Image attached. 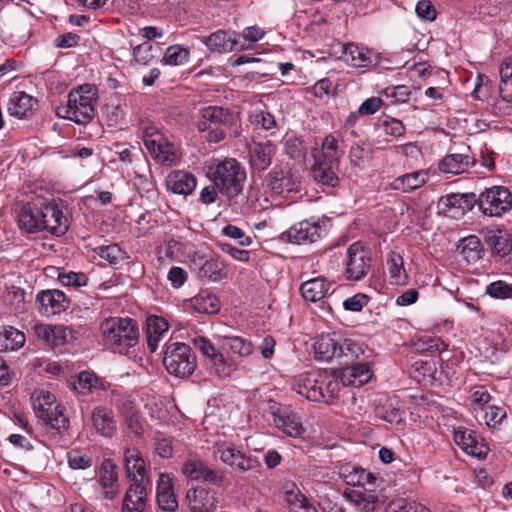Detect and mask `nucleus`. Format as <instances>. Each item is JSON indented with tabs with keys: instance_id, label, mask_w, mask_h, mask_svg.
Wrapping results in <instances>:
<instances>
[{
	"instance_id": "nucleus-43",
	"label": "nucleus",
	"mask_w": 512,
	"mask_h": 512,
	"mask_svg": "<svg viewBox=\"0 0 512 512\" xmlns=\"http://www.w3.org/2000/svg\"><path fill=\"white\" fill-rule=\"evenodd\" d=\"M193 308L199 313L215 314L220 310L219 299L208 291H201L191 300Z\"/></svg>"
},
{
	"instance_id": "nucleus-37",
	"label": "nucleus",
	"mask_w": 512,
	"mask_h": 512,
	"mask_svg": "<svg viewBox=\"0 0 512 512\" xmlns=\"http://www.w3.org/2000/svg\"><path fill=\"white\" fill-rule=\"evenodd\" d=\"M455 442L468 454L480 457L483 445L478 441V435L470 429H458L454 432Z\"/></svg>"
},
{
	"instance_id": "nucleus-56",
	"label": "nucleus",
	"mask_w": 512,
	"mask_h": 512,
	"mask_svg": "<svg viewBox=\"0 0 512 512\" xmlns=\"http://www.w3.org/2000/svg\"><path fill=\"white\" fill-rule=\"evenodd\" d=\"M208 367L219 378H227L231 373V366L226 361L221 352H217L213 357L206 361Z\"/></svg>"
},
{
	"instance_id": "nucleus-16",
	"label": "nucleus",
	"mask_w": 512,
	"mask_h": 512,
	"mask_svg": "<svg viewBox=\"0 0 512 512\" xmlns=\"http://www.w3.org/2000/svg\"><path fill=\"white\" fill-rule=\"evenodd\" d=\"M36 306L41 315L50 317L65 311L69 307V300L58 289L42 290L36 296Z\"/></svg>"
},
{
	"instance_id": "nucleus-14",
	"label": "nucleus",
	"mask_w": 512,
	"mask_h": 512,
	"mask_svg": "<svg viewBox=\"0 0 512 512\" xmlns=\"http://www.w3.org/2000/svg\"><path fill=\"white\" fill-rule=\"evenodd\" d=\"M322 375L318 371L306 372L295 378L293 390L310 401L325 400Z\"/></svg>"
},
{
	"instance_id": "nucleus-10",
	"label": "nucleus",
	"mask_w": 512,
	"mask_h": 512,
	"mask_svg": "<svg viewBox=\"0 0 512 512\" xmlns=\"http://www.w3.org/2000/svg\"><path fill=\"white\" fill-rule=\"evenodd\" d=\"M345 265V276L348 280H362L369 273L372 266L370 249L361 242H354L346 250Z\"/></svg>"
},
{
	"instance_id": "nucleus-29",
	"label": "nucleus",
	"mask_w": 512,
	"mask_h": 512,
	"mask_svg": "<svg viewBox=\"0 0 512 512\" xmlns=\"http://www.w3.org/2000/svg\"><path fill=\"white\" fill-rule=\"evenodd\" d=\"M344 497L361 512H374L385 502L384 494H365L361 491L346 489Z\"/></svg>"
},
{
	"instance_id": "nucleus-54",
	"label": "nucleus",
	"mask_w": 512,
	"mask_h": 512,
	"mask_svg": "<svg viewBox=\"0 0 512 512\" xmlns=\"http://www.w3.org/2000/svg\"><path fill=\"white\" fill-rule=\"evenodd\" d=\"M97 254L114 266L121 264L126 259V253L117 244L100 246L97 248Z\"/></svg>"
},
{
	"instance_id": "nucleus-50",
	"label": "nucleus",
	"mask_w": 512,
	"mask_h": 512,
	"mask_svg": "<svg viewBox=\"0 0 512 512\" xmlns=\"http://www.w3.org/2000/svg\"><path fill=\"white\" fill-rule=\"evenodd\" d=\"M159 51V47L145 41L133 49V57L138 64L149 65L158 57Z\"/></svg>"
},
{
	"instance_id": "nucleus-5",
	"label": "nucleus",
	"mask_w": 512,
	"mask_h": 512,
	"mask_svg": "<svg viewBox=\"0 0 512 512\" xmlns=\"http://www.w3.org/2000/svg\"><path fill=\"white\" fill-rule=\"evenodd\" d=\"M234 114L222 106H206L199 110L197 129L206 132V140L219 143L225 139L227 130L234 124Z\"/></svg>"
},
{
	"instance_id": "nucleus-42",
	"label": "nucleus",
	"mask_w": 512,
	"mask_h": 512,
	"mask_svg": "<svg viewBox=\"0 0 512 512\" xmlns=\"http://www.w3.org/2000/svg\"><path fill=\"white\" fill-rule=\"evenodd\" d=\"M459 248L460 254L468 263H475L482 258V243L476 235L465 237Z\"/></svg>"
},
{
	"instance_id": "nucleus-53",
	"label": "nucleus",
	"mask_w": 512,
	"mask_h": 512,
	"mask_svg": "<svg viewBox=\"0 0 512 512\" xmlns=\"http://www.w3.org/2000/svg\"><path fill=\"white\" fill-rule=\"evenodd\" d=\"M54 404H56V398L49 391L41 390L33 397V408L38 417L48 416L47 412Z\"/></svg>"
},
{
	"instance_id": "nucleus-22",
	"label": "nucleus",
	"mask_w": 512,
	"mask_h": 512,
	"mask_svg": "<svg viewBox=\"0 0 512 512\" xmlns=\"http://www.w3.org/2000/svg\"><path fill=\"white\" fill-rule=\"evenodd\" d=\"M98 482L105 499L112 500L119 493L117 466L111 459H104L98 469Z\"/></svg>"
},
{
	"instance_id": "nucleus-27",
	"label": "nucleus",
	"mask_w": 512,
	"mask_h": 512,
	"mask_svg": "<svg viewBox=\"0 0 512 512\" xmlns=\"http://www.w3.org/2000/svg\"><path fill=\"white\" fill-rule=\"evenodd\" d=\"M146 149L161 164L172 165L177 160L174 145L164 136H157L156 140H146Z\"/></svg>"
},
{
	"instance_id": "nucleus-60",
	"label": "nucleus",
	"mask_w": 512,
	"mask_h": 512,
	"mask_svg": "<svg viewBox=\"0 0 512 512\" xmlns=\"http://www.w3.org/2000/svg\"><path fill=\"white\" fill-rule=\"evenodd\" d=\"M251 117L252 123L264 130H270L276 127L275 117L268 111H255Z\"/></svg>"
},
{
	"instance_id": "nucleus-2",
	"label": "nucleus",
	"mask_w": 512,
	"mask_h": 512,
	"mask_svg": "<svg viewBox=\"0 0 512 512\" xmlns=\"http://www.w3.org/2000/svg\"><path fill=\"white\" fill-rule=\"evenodd\" d=\"M210 178L230 205L237 203L246 181V172L234 158H226L210 167Z\"/></svg>"
},
{
	"instance_id": "nucleus-21",
	"label": "nucleus",
	"mask_w": 512,
	"mask_h": 512,
	"mask_svg": "<svg viewBox=\"0 0 512 512\" xmlns=\"http://www.w3.org/2000/svg\"><path fill=\"white\" fill-rule=\"evenodd\" d=\"M273 422L289 437H300L304 428L297 414L289 406H279L272 412Z\"/></svg>"
},
{
	"instance_id": "nucleus-63",
	"label": "nucleus",
	"mask_w": 512,
	"mask_h": 512,
	"mask_svg": "<svg viewBox=\"0 0 512 512\" xmlns=\"http://www.w3.org/2000/svg\"><path fill=\"white\" fill-rule=\"evenodd\" d=\"M386 97L392 98L391 103L405 102L408 100L410 91L405 85L387 87L382 92Z\"/></svg>"
},
{
	"instance_id": "nucleus-7",
	"label": "nucleus",
	"mask_w": 512,
	"mask_h": 512,
	"mask_svg": "<svg viewBox=\"0 0 512 512\" xmlns=\"http://www.w3.org/2000/svg\"><path fill=\"white\" fill-rule=\"evenodd\" d=\"M163 366L170 375L185 379L195 372L197 358L188 344L172 342L165 345Z\"/></svg>"
},
{
	"instance_id": "nucleus-23",
	"label": "nucleus",
	"mask_w": 512,
	"mask_h": 512,
	"mask_svg": "<svg viewBox=\"0 0 512 512\" xmlns=\"http://www.w3.org/2000/svg\"><path fill=\"white\" fill-rule=\"evenodd\" d=\"M41 198L23 205L18 213V227L26 233L41 231Z\"/></svg>"
},
{
	"instance_id": "nucleus-36",
	"label": "nucleus",
	"mask_w": 512,
	"mask_h": 512,
	"mask_svg": "<svg viewBox=\"0 0 512 512\" xmlns=\"http://www.w3.org/2000/svg\"><path fill=\"white\" fill-rule=\"evenodd\" d=\"M373 412L377 418L389 423H397L401 420L400 410L394 406L386 394H378L372 402Z\"/></svg>"
},
{
	"instance_id": "nucleus-32",
	"label": "nucleus",
	"mask_w": 512,
	"mask_h": 512,
	"mask_svg": "<svg viewBox=\"0 0 512 512\" xmlns=\"http://www.w3.org/2000/svg\"><path fill=\"white\" fill-rule=\"evenodd\" d=\"M167 188L175 194H191L196 187L195 176L187 171L177 170L171 172L166 179Z\"/></svg>"
},
{
	"instance_id": "nucleus-47",
	"label": "nucleus",
	"mask_w": 512,
	"mask_h": 512,
	"mask_svg": "<svg viewBox=\"0 0 512 512\" xmlns=\"http://www.w3.org/2000/svg\"><path fill=\"white\" fill-rule=\"evenodd\" d=\"M99 378L87 371L80 372L77 378L72 382V388L81 395H87L98 387Z\"/></svg>"
},
{
	"instance_id": "nucleus-33",
	"label": "nucleus",
	"mask_w": 512,
	"mask_h": 512,
	"mask_svg": "<svg viewBox=\"0 0 512 512\" xmlns=\"http://www.w3.org/2000/svg\"><path fill=\"white\" fill-rule=\"evenodd\" d=\"M274 154L275 147L270 141L256 143L250 149V164L253 171H265L271 165Z\"/></svg>"
},
{
	"instance_id": "nucleus-64",
	"label": "nucleus",
	"mask_w": 512,
	"mask_h": 512,
	"mask_svg": "<svg viewBox=\"0 0 512 512\" xmlns=\"http://www.w3.org/2000/svg\"><path fill=\"white\" fill-rule=\"evenodd\" d=\"M192 343L195 348L202 353L207 361L218 352L211 341L203 336L193 338Z\"/></svg>"
},
{
	"instance_id": "nucleus-28",
	"label": "nucleus",
	"mask_w": 512,
	"mask_h": 512,
	"mask_svg": "<svg viewBox=\"0 0 512 512\" xmlns=\"http://www.w3.org/2000/svg\"><path fill=\"white\" fill-rule=\"evenodd\" d=\"M336 163H330L324 158H314V164L311 167V176L319 184L328 187H336L339 184V177L335 169Z\"/></svg>"
},
{
	"instance_id": "nucleus-46",
	"label": "nucleus",
	"mask_w": 512,
	"mask_h": 512,
	"mask_svg": "<svg viewBox=\"0 0 512 512\" xmlns=\"http://www.w3.org/2000/svg\"><path fill=\"white\" fill-rule=\"evenodd\" d=\"M25 343V335L19 330L8 327L0 332V351L16 350Z\"/></svg>"
},
{
	"instance_id": "nucleus-30",
	"label": "nucleus",
	"mask_w": 512,
	"mask_h": 512,
	"mask_svg": "<svg viewBox=\"0 0 512 512\" xmlns=\"http://www.w3.org/2000/svg\"><path fill=\"white\" fill-rule=\"evenodd\" d=\"M168 329L169 324L164 318L156 315L146 318V341L151 353L156 352L159 342L165 337Z\"/></svg>"
},
{
	"instance_id": "nucleus-41",
	"label": "nucleus",
	"mask_w": 512,
	"mask_h": 512,
	"mask_svg": "<svg viewBox=\"0 0 512 512\" xmlns=\"http://www.w3.org/2000/svg\"><path fill=\"white\" fill-rule=\"evenodd\" d=\"M426 179L425 172L415 171L395 178L391 186L394 190L408 193L423 186L426 183Z\"/></svg>"
},
{
	"instance_id": "nucleus-62",
	"label": "nucleus",
	"mask_w": 512,
	"mask_h": 512,
	"mask_svg": "<svg viewBox=\"0 0 512 512\" xmlns=\"http://www.w3.org/2000/svg\"><path fill=\"white\" fill-rule=\"evenodd\" d=\"M59 281L64 286L82 287L88 282V278L84 273L69 272L59 274Z\"/></svg>"
},
{
	"instance_id": "nucleus-12",
	"label": "nucleus",
	"mask_w": 512,
	"mask_h": 512,
	"mask_svg": "<svg viewBox=\"0 0 512 512\" xmlns=\"http://www.w3.org/2000/svg\"><path fill=\"white\" fill-rule=\"evenodd\" d=\"M181 472L192 481H202L216 486H221L226 482V476L222 471L209 467L201 459L186 460L182 465Z\"/></svg>"
},
{
	"instance_id": "nucleus-26",
	"label": "nucleus",
	"mask_w": 512,
	"mask_h": 512,
	"mask_svg": "<svg viewBox=\"0 0 512 512\" xmlns=\"http://www.w3.org/2000/svg\"><path fill=\"white\" fill-rule=\"evenodd\" d=\"M477 204L475 193H451L439 199L438 206L447 211L456 210L458 214H465Z\"/></svg>"
},
{
	"instance_id": "nucleus-52",
	"label": "nucleus",
	"mask_w": 512,
	"mask_h": 512,
	"mask_svg": "<svg viewBox=\"0 0 512 512\" xmlns=\"http://www.w3.org/2000/svg\"><path fill=\"white\" fill-rule=\"evenodd\" d=\"M189 49L181 45H172L168 47L164 54V61L168 65L180 66L188 62Z\"/></svg>"
},
{
	"instance_id": "nucleus-31",
	"label": "nucleus",
	"mask_w": 512,
	"mask_h": 512,
	"mask_svg": "<svg viewBox=\"0 0 512 512\" xmlns=\"http://www.w3.org/2000/svg\"><path fill=\"white\" fill-rule=\"evenodd\" d=\"M476 163L470 154L454 153L446 155L439 162V170L443 173L461 174L467 172Z\"/></svg>"
},
{
	"instance_id": "nucleus-35",
	"label": "nucleus",
	"mask_w": 512,
	"mask_h": 512,
	"mask_svg": "<svg viewBox=\"0 0 512 512\" xmlns=\"http://www.w3.org/2000/svg\"><path fill=\"white\" fill-rule=\"evenodd\" d=\"M37 100L23 91L14 92L9 100L8 111L11 116L19 119L33 113Z\"/></svg>"
},
{
	"instance_id": "nucleus-6",
	"label": "nucleus",
	"mask_w": 512,
	"mask_h": 512,
	"mask_svg": "<svg viewBox=\"0 0 512 512\" xmlns=\"http://www.w3.org/2000/svg\"><path fill=\"white\" fill-rule=\"evenodd\" d=\"M313 347L316 359L321 361L346 359V363H348L363 353L362 348L357 343L351 339H341L336 334L319 336Z\"/></svg>"
},
{
	"instance_id": "nucleus-57",
	"label": "nucleus",
	"mask_w": 512,
	"mask_h": 512,
	"mask_svg": "<svg viewBox=\"0 0 512 512\" xmlns=\"http://www.w3.org/2000/svg\"><path fill=\"white\" fill-rule=\"evenodd\" d=\"M285 153L294 160H302L305 157L306 146L302 139L292 136L285 140Z\"/></svg>"
},
{
	"instance_id": "nucleus-45",
	"label": "nucleus",
	"mask_w": 512,
	"mask_h": 512,
	"mask_svg": "<svg viewBox=\"0 0 512 512\" xmlns=\"http://www.w3.org/2000/svg\"><path fill=\"white\" fill-rule=\"evenodd\" d=\"M47 414L48 416H39L46 425L50 426L58 433L67 430L69 427V419L64 415L63 408L59 404H54Z\"/></svg>"
},
{
	"instance_id": "nucleus-11",
	"label": "nucleus",
	"mask_w": 512,
	"mask_h": 512,
	"mask_svg": "<svg viewBox=\"0 0 512 512\" xmlns=\"http://www.w3.org/2000/svg\"><path fill=\"white\" fill-rule=\"evenodd\" d=\"M41 210V231L46 230L57 237L68 231L69 221L59 203L55 200L49 201L41 198Z\"/></svg>"
},
{
	"instance_id": "nucleus-38",
	"label": "nucleus",
	"mask_w": 512,
	"mask_h": 512,
	"mask_svg": "<svg viewBox=\"0 0 512 512\" xmlns=\"http://www.w3.org/2000/svg\"><path fill=\"white\" fill-rule=\"evenodd\" d=\"M330 284L324 277H316L302 283L300 292L307 301L316 302L325 297Z\"/></svg>"
},
{
	"instance_id": "nucleus-4",
	"label": "nucleus",
	"mask_w": 512,
	"mask_h": 512,
	"mask_svg": "<svg viewBox=\"0 0 512 512\" xmlns=\"http://www.w3.org/2000/svg\"><path fill=\"white\" fill-rule=\"evenodd\" d=\"M96 100V87L84 84L69 92L67 104L57 108V115L77 124H87L94 118Z\"/></svg>"
},
{
	"instance_id": "nucleus-44",
	"label": "nucleus",
	"mask_w": 512,
	"mask_h": 512,
	"mask_svg": "<svg viewBox=\"0 0 512 512\" xmlns=\"http://www.w3.org/2000/svg\"><path fill=\"white\" fill-rule=\"evenodd\" d=\"M499 94L506 101H512V59H505L500 65Z\"/></svg>"
},
{
	"instance_id": "nucleus-9",
	"label": "nucleus",
	"mask_w": 512,
	"mask_h": 512,
	"mask_svg": "<svg viewBox=\"0 0 512 512\" xmlns=\"http://www.w3.org/2000/svg\"><path fill=\"white\" fill-rule=\"evenodd\" d=\"M214 455L236 473L245 474L257 471L261 467V462L256 456L246 454L234 445H217Z\"/></svg>"
},
{
	"instance_id": "nucleus-58",
	"label": "nucleus",
	"mask_w": 512,
	"mask_h": 512,
	"mask_svg": "<svg viewBox=\"0 0 512 512\" xmlns=\"http://www.w3.org/2000/svg\"><path fill=\"white\" fill-rule=\"evenodd\" d=\"M486 294L495 299H509L512 297V285L502 280L494 281L486 287Z\"/></svg>"
},
{
	"instance_id": "nucleus-1",
	"label": "nucleus",
	"mask_w": 512,
	"mask_h": 512,
	"mask_svg": "<svg viewBox=\"0 0 512 512\" xmlns=\"http://www.w3.org/2000/svg\"><path fill=\"white\" fill-rule=\"evenodd\" d=\"M124 464L126 475L132 484L124 495L122 512H144L147 489L151 487L145 462L138 450L127 449L124 452Z\"/></svg>"
},
{
	"instance_id": "nucleus-20",
	"label": "nucleus",
	"mask_w": 512,
	"mask_h": 512,
	"mask_svg": "<svg viewBox=\"0 0 512 512\" xmlns=\"http://www.w3.org/2000/svg\"><path fill=\"white\" fill-rule=\"evenodd\" d=\"M267 183L273 192L282 194L295 189L298 177L288 164H277L268 173Z\"/></svg>"
},
{
	"instance_id": "nucleus-19",
	"label": "nucleus",
	"mask_w": 512,
	"mask_h": 512,
	"mask_svg": "<svg viewBox=\"0 0 512 512\" xmlns=\"http://www.w3.org/2000/svg\"><path fill=\"white\" fill-rule=\"evenodd\" d=\"M354 360L346 363V359H343L341 362L343 367L339 369L338 377L344 386L360 387L367 383L372 376L368 363H354Z\"/></svg>"
},
{
	"instance_id": "nucleus-49",
	"label": "nucleus",
	"mask_w": 512,
	"mask_h": 512,
	"mask_svg": "<svg viewBox=\"0 0 512 512\" xmlns=\"http://www.w3.org/2000/svg\"><path fill=\"white\" fill-rule=\"evenodd\" d=\"M223 347L229 348L232 353L241 357L249 356L253 352V344L250 340L239 336L222 337Z\"/></svg>"
},
{
	"instance_id": "nucleus-55",
	"label": "nucleus",
	"mask_w": 512,
	"mask_h": 512,
	"mask_svg": "<svg viewBox=\"0 0 512 512\" xmlns=\"http://www.w3.org/2000/svg\"><path fill=\"white\" fill-rule=\"evenodd\" d=\"M387 512H430V510L420 503L400 498L389 503Z\"/></svg>"
},
{
	"instance_id": "nucleus-61",
	"label": "nucleus",
	"mask_w": 512,
	"mask_h": 512,
	"mask_svg": "<svg viewBox=\"0 0 512 512\" xmlns=\"http://www.w3.org/2000/svg\"><path fill=\"white\" fill-rule=\"evenodd\" d=\"M114 146L116 148L115 153L126 164L131 163L135 156L141 154V149L132 145L127 146L124 143H116Z\"/></svg>"
},
{
	"instance_id": "nucleus-39",
	"label": "nucleus",
	"mask_w": 512,
	"mask_h": 512,
	"mask_svg": "<svg viewBox=\"0 0 512 512\" xmlns=\"http://www.w3.org/2000/svg\"><path fill=\"white\" fill-rule=\"evenodd\" d=\"M338 474L343 481L350 486L363 487L367 479L372 478V473L365 469L345 463L339 467Z\"/></svg>"
},
{
	"instance_id": "nucleus-24",
	"label": "nucleus",
	"mask_w": 512,
	"mask_h": 512,
	"mask_svg": "<svg viewBox=\"0 0 512 512\" xmlns=\"http://www.w3.org/2000/svg\"><path fill=\"white\" fill-rule=\"evenodd\" d=\"M186 498L190 512H214L218 506L216 493L204 487L188 490Z\"/></svg>"
},
{
	"instance_id": "nucleus-59",
	"label": "nucleus",
	"mask_w": 512,
	"mask_h": 512,
	"mask_svg": "<svg viewBox=\"0 0 512 512\" xmlns=\"http://www.w3.org/2000/svg\"><path fill=\"white\" fill-rule=\"evenodd\" d=\"M69 467L72 469H87L92 466V459L80 450L73 449L67 454Z\"/></svg>"
},
{
	"instance_id": "nucleus-25",
	"label": "nucleus",
	"mask_w": 512,
	"mask_h": 512,
	"mask_svg": "<svg viewBox=\"0 0 512 512\" xmlns=\"http://www.w3.org/2000/svg\"><path fill=\"white\" fill-rule=\"evenodd\" d=\"M485 244L490 249L493 256L500 259L507 256L512 251L511 235L501 229H489L483 233Z\"/></svg>"
},
{
	"instance_id": "nucleus-48",
	"label": "nucleus",
	"mask_w": 512,
	"mask_h": 512,
	"mask_svg": "<svg viewBox=\"0 0 512 512\" xmlns=\"http://www.w3.org/2000/svg\"><path fill=\"white\" fill-rule=\"evenodd\" d=\"M314 158H324L330 163L338 164L340 158L338 140L332 134L325 136L321 144V151L315 153Z\"/></svg>"
},
{
	"instance_id": "nucleus-40",
	"label": "nucleus",
	"mask_w": 512,
	"mask_h": 512,
	"mask_svg": "<svg viewBox=\"0 0 512 512\" xmlns=\"http://www.w3.org/2000/svg\"><path fill=\"white\" fill-rule=\"evenodd\" d=\"M386 264L392 284L405 285L408 283V275L404 268V259L400 253L395 251L389 252Z\"/></svg>"
},
{
	"instance_id": "nucleus-13",
	"label": "nucleus",
	"mask_w": 512,
	"mask_h": 512,
	"mask_svg": "<svg viewBox=\"0 0 512 512\" xmlns=\"http://www.w3.org/2000/svg\"><path fill=\"white\" fill-rule=\"evenodd\" d=\"M323 232L324 230L318 222L303 220L283 232L281 239L298 245L308 244L314 243L320 239Z\"/></svg>"
},
{
	"instance_id": "nucleus-3",
	"label": "nucleus",
	"mask_w": 512,
	"mask_h": 512,
	"mask_svg": "<svg viewBox=\"0 0 512 512\" xmlns=\"http://www.w3.org/2000/svg\"><path fill=\"white\" fill-rule=\"evenodd\" d=\"M100 328L106 343L120 354H126L138 343V323L132 318L109 317L103 320Z\"/></svg>"
},
{
	"instance_id": "nucleus-17",
	"label": "nucleus",
	"mask_w": 512,
	"mask_h": 512,
	"mask_svg": "<svg viewBox=\"0 0 512 512\" xmlns=\"http://www.w3.org/2000/svg\"><path fill=\"white\" fill-rule=\"evenodd\" d=\"M239 38V34L234 31L217 30L204 37L202 41L211 52L228 53L241 51L245 48L244 44L239 42Z\"/></svg>"
},
{
	"instance_id": "nucleus-18",
	"label": "nucleus",
	"mask_w": 512,
	"mask_h": 512,
	"mask_svg": "<svg viewBox=\"0 0 512 512\" xmlns=\"http://www.w3.org/2000/svg\"><path fill=\"white\" fill-rule=\"evenodd\" d=\"M333 50V55L351 66L369 67L373 64L372 53L368 49L359 47L354 43L343 44L337 42L333 45Z\"/></svg>"
},
{
	"instance_id": "nucleus-15",
	"label": "nucleus",
	"mask_w": 512,
	"mask_h": 512,
	"mask_svg": "<svg viewBox=\"0 0 512 512\" xmlns=\"http://www.w3.org/2000/svg\"><path fill=\"white\" fill-rule=\"evenodd\" d=\"M34 333L51 347H61L76 339V331L64 325L36 324Z\"/></svg>"
},
{
	"instance_id": "nucleus-51",
	"label": "nucleus",
	"mask_w": 512,
	"mask_h": 512,
	"mask_svg": "<svg viewBox=\"0 0 512 512\" xmlns=\"http://www.w3.org/2000/svg\"><path fill=\"white\" fill-rule=\"evenodd\" d=\"M225 264L217 258L206 260L201 268L200 275L212 281H218L226 277Z\"/></svg>"
},
{
	"instance_id": "nucleus-34",
	"label": "nucleus",
	"mask_w": 512,
	"mask_h": 512,
	"mask_svg": "<svg viewBox=\"0 0 512 512\" xmlns=\"http://www.w3.org/2000/svg\"><path fill=\"white\" fill-rule=\"evenodd\" d=\"M91 421L96 432L102 436L111 437L116 430L113 412L106 407H95L92 411Z\"/></svg>"
},
{
	"instance_id": "nucleus-8",
	"label": "nucleus",
	"mask_w": 512,
	"mask_h": 512,
	"mask_svg": "<svg viewBox=\"0 0 512 512\" xmlns=\"http://www.w3.org/2000/svg\"><path fill=\"white\" fill-rule=\"evenodd\" d=\"M480 211L489 217H501L512 208V193L505 186L486 188L477 196Z\"/></svg>"
}]
</instances>
